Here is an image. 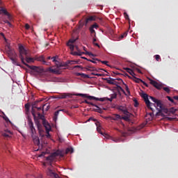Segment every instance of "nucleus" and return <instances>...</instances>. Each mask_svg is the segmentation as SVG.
<instances>
[{"instance_id":"nucleus-41","label":"nucleus","mask_w":178,"mask_h":178,"mask_svg":"<svg viewBox=\"0 0 178 178\" xmlns=\"http://www.w3.org/2000/svg\"><path fill=\"white\" fill-rule=\"evenodd\" d=\"M163 90H164V91H165V92H168L169 94V92H170V89L168 87H163Z\"/></svg>"},{"instance_id":"nucleus-36","label":"nucleus","mask_w":178,"mask_h":178,"mask_svg":"<svg viewBox=\"0 0 178 178\" xmlns=\"http://www.w3.org/2000/svg\"><path fill=\"white\" fill-rule=\"evenodd\" d=\"M134 77L135 83H143V80L141 79H138V78H137L136 76H134Z\"/></svg>"},{"instance_id":"nucleus-46","label":"nucleus","mask_w":178,"mask_h":178,"mask_svg":"<svg viewBox=\"0 0 178 178\" xmlns=\"http://www.w3.org/2000/svg\"><path fill=\"white\" fill-rule=\"evenodd\" d=\"M155 56V59L156 60H157V62H159V60H161V56L159 55H156Z\"/></svg>"},{"instance_id":"nucleus-5","label":"nucleus","mask_w":178,"mask_h":178,"mask_svg":"<svg viewBox=\"0 0 178 178\" xmlns=\"http://www.w3.org/2000/svg\"><path fill=\"white\" fill-rule=\"evenodd\" d=\"M35 109L36 108H31V114L33 116L34 122L37 125L39 131H41V129H40L41 124H40V121L37 119V116L35 115H38V118L41 120L44 119V115L40 113V112H38Z\"/></svg>"},{"instance_id":"nucleus-42","label":"nucleus","mask_w":178,"mask_h":178,"mask_svg":"<svg viewBox=\"0 0 178 178\" xmlns=\"http://www.w3.org/2000/svg\"><path fill=\"white\" fill-rule=\"evenodd\" d=\"M75 41H77V39H70L67 43H70V44H74V42Z\"/></svg>"},{"instance_id":"nucleus-13","label":"nucleus","mask_w":178,"mask_h":178,"mask_svg":"<svg viewBox=\"0 0 178 178\" xmlns=\"http://www.w3.org/2000/svg\"><path fill=\"white\" fill-rule=\"evenodd\" d=\"M95 17L90 16L88 18H87L85 20V22H83V20H81L79 22V23H80L81 26H84V24H85V26H87V24H88V23H90V22H95Z\"/></svg>"},{"instance_id":"nucleus-59","label":"nucleus","mask_w":178,"mask_h":178,"mask_svg":"<svg viewBox=\"0 0 178 178\" xmlns=\"http://www.w3.org/2000/svg\"><path fill=\"white\" fill-rule=\"evenodd\" d=\"M77 67H80V68H81V70H83V67H81V65H75V66L74 67V69H76V68H77Z\"/></svg>"},{"instance_id":"nucleus-10","label":"nucleus","mask_w":178,"mask_h":178,"mask_svg":"<svg viewBox=\"0 0 178 178\" xmlns=\"http://www.w3.org/2000/svg\"><path fill=\"white\" fill-rule=\"evenodd\" d=\"M98 27H99V26H98L97 23H95L93 25L90 26V27L89 28V31L90 33L91 37H97V33L94 29H98Z\"/></svg>"},{"instance_id":"nucleus-30","label":"nucleus","mask_w":178,"mask_h":178,"mask_svg":"<svg viewBox=\"0 0 178 178\" xmlns=\"http://www.w3.org/2000/svg\"><path fill=\"white\" fill-rule=\"evenodd\" d=\"M67 65H69V61H67V63H58V65H57V67H66V66H67Z\"/></svg>"},{"instance_id":"nucleus-44","label":"nucleus","mask_w":178,"mask_h":178,"mask_svg":"<svg viewBox=\"0 0 178 178\" xmlns=\"http://www.w3.org/2000/svg\"><path fill=\"white\" fill-rule=\"evenodd\" d=\"M76 63H77V61H74V60L68 61V65H76Z\"/></svg>"},{"instance_id":"nucleus-21","label":"nucleus","mask_w":178,"mask_h":178,"mask_svg":"<svg viewBox=\"0 0 178 178\" xmlns=\"http://www.w3.org/2000/svg\"><path fill=\"white\" fill-rule=\"evenodd\" d=\"M111 120H122V116L119 114H113L111 116Z\"/></svg>"},{"instance_id":"nucleus-33","label":"nucleus","mask_w":178,"mask_h":178,"mask_svg":"<svg viewBox=\"0 0 178 178\" xmlns=\"http://www.w3.org/2000/svg\"><path fill=\"white\" fill-rule=\"evenodd\" d=\"M44 127L46 129V131H51V125L49 124H44Z\"/></svg>"},{"instance_id":"nucleus-45","label":"nucleus","mask_w":178,"mask_h":178,"mask_svg":"<svg viewBox=\"0 0 178 178\" xmlns=\"http://www.w3.org/2000/svg\"><path fill=\"white\" fill-rule=\"evenodd\" d=\"M38 106H37V102H35V103H33V104H32V108H31V109H36V108H37Z\"/></svg>"},{"instance_id":"nucleus-63","label":"nucleus","mask_w":178,"mask_h":178,"mask_svg":"<svg viewBox=\"0 0 178 178\" xmlns=\"http://www.w3.org/2000/svg\"><path fill=\"white\" fill-rule=\"evenodd\" d=\"M36 109H37V112H40V111H41V107H37L36 108Z\"/></svg>"},{"instance_id":"nucleus-48","label":"nucleus","mask_w":178,"mask_h":178,"mask_svg":"<svg viewBox=\"0 0 178 178\" xmlns=\"http://www.w3.org/2000/svg\"><path fill=\"white\" fill-rule=\"evenodd\" d=\"M118 95L116 93H114L113 95H111V99H115V98H117Z\"/></svg>"},{"instance_id":"nucleus-27","label":"nucleus","mask_w":178,"mask_h":178,"mask_svg":"<svg viewBox=\"0 0 178 178\" xmlns=\"http://www.w3.org/2000/svg\"><path fill=\"white\" fill-rule=\"evenodd\" d=\"M125 70L127 72V73H129V74H131V76H133V77H134V76H136V74L134 73L133 70H131L129 67H127V68H125Z\"/></svg>"},{"instance_id":"nucleus-6","label":"nucleus","mask_w":178,"mask_h":178,"mask_svg":"<svg viewBox=\"0 0 178 178\" xmlns=\"http://www.w3.org/2000/svg\"><path fill=\"white\" fill-rule=\"evenodd\" d=\"M18 51H19V58L21 59L22 63L24 65L26 63V61H24V56H27L28 52L26 48H24V46H23L22 44H18Z\"/></svg>"},{"instance_id":"nucleus-34","label":"nucleus","mask_w":178,"mask_h":178,"mask_svg":"<svg viewBox=\"0 0 178 178\" xmlns=\"http://www.w3.org/2000/svg\"><path fill=\"white\" fill-rule=\"evenodd\" d=\"M67 47H70V51H74V45L72 44V43H67Z\"/></svg>"},{"instance_id":"nucleus-38","label":"nucleus","mask_w":178,"mask_h":178,"mask_svg":"<svg viewBox=\"0 0 178 178\" xmlns=\"http://www.w3.org/2000/svg\"><path fill=\"white\" fill-rule=\"evenodd\" d=\"M25 111L26 112H30V105L29 104H25Z\"/></svg>"},{"instance_id":"nucleus-11","label":"nucleus","mask_w":178,"mask_h":178,"mask_svg":"<svg viewBox=\"0 0 178 178\" xmlns=\"http://www.w3.org/2000/svg\"><path fill=\"white\" fill-rule=\"evenodd\" d=\"M90 120L95 122V124L97 126V130L98 133H99L100 134L104 136V133H102V131H101V123H99V122L98 120H97L96 119H94L92 118H90L88 120V122H90Z\"/></svg>"},{"instance_id":"nucleus-16","label":"nucleus","mask_w":178,"mask_h":178,"mask_svg":"<svg viewBox=\"0 0 178 178\" xmlns=\"http://www.w3.org/2000/svg\"><path fill=\"white\" fill-rule=\"evenodd\" d=\"M117 109L120 112H122L124 115H127V113H129V110H127V107H126L125 106H117Z\"/></svg>"},{"instance_id":"nucleus-20","label":"nucleus","mask_w":178,"mask_h":178,"mask_svg":"<svg viewBox=\"0 0 178 178\" xmlns=\"http://www.w3.org/2000/svg\"><path fill=\"white\" fill-rule=\"evenodd\" d=\"M125 115L124 117H121V120L123 119V120H125L126 122L130 121V116H131V113L128 112V113L124 114Z\"/></svg>"},{"instance_id":"nucleus-49","label":"nucleus","mask_w":178,"mask_h":178,"mask_svg":"<svg viewBox=\"0 0 178 178\" xmlns=\"http://www.w3.org/2000/svg\"><path fill=\"white\" fill-rule=\"evenodd\" d=\"M170 112L171 113H176V109L174 108H171L170 109Z\"/></svg>"},{"instance_id":"nucleus-54","label":"nucleus","mask_w":178,"mask_h":178,"mask_svg":"<svg viewBox=\"0 0 178 178\" xmlns=\"http://www.w3.org/2000/svg\"><path fill=\"white\" fill-rule=\"evenodd\" d=\"M60 112H64L65 113H69V111H67L66 109H60Z\"/></svg>"},{"instance_id":"nucleus-26","label":"nucleus","mask_w":178,"mask_h":178,"mask_svg":"<svg viewBox=\"0 0 178 178\" xmlns=\"http://www.w3.org/2000/svg\"><path fill=\"white\" fill-rule=\"evenodd\" d=\"M49 71L51 72V73H54L55 74H60V72L58 70H55V69H52V67H49Z\"/></svg>"},{"instance_id":"nucleus-24","label":"nucleus","mask_w":178,"mask_h":178,"mask_svg":"<svg viewBox=\"0 0 178 178\" xmlns=\"http://www.w3.org/2000/svg\"><path fill=\"white\" fill-rule=\"evenodd\" d=\"M76 76H81V77H82V79H90V76L88 74H86L84 73L76 72Z\"/></svg>"},{"instance_id":"nucleus-40","label":"nucleus","mask_w":178,"mask_h":178,"mask_svg":"<svg viewBox=\"0 0 178 178\" xmlns=\"http://www.w3.org/2000/svg\"><path fill=\"white\" fill-rule=\"evenodd\" d=\"M124 86H125V90H126L128 95H130V90L129 89V86H127V85H126L125 83L124 84Z\"/></svg>"},{"instance_id":"nucleus-23","label":"nucleus","mask_w":178,"mask_h":178,"mask_svg":"<svg viewBox=\"0 0 178 178\" xmlns=\"http://www.w3.org/2000/svg\"><path fill=\"white\" fill-rule=\"evenodd\" d=\"M24 60L26 63H34V58L29 57V56H26Z\"/></svg>"},{"instance_id":"nucleus-39","label":"nucleus","mask_w":178,"mask_h":178,"mask_svg":"<svg viewBox=\"0 0 178 178\" xmlns=\"http://www.w3.org/2000/svg\"><path fill=\"white\" fill-rule=\"evenodd\" d=\"M60 112V110H58L54 113V119H58V116Z\"/></svg>"},{"instance_id":"nucleus-61","label":"nucleus","mask_w":178,"mask_h":178,"mask_svg":"<svg viewBox=\"0 0 178 178\" xmlns=\"http://www.w3.org/2000/svg\"><path fill=\"white\" fill-rule=\"evenodd\" d=\"M3 119L6 120V122H9V118H8V117H3Z\"/></svg>"},{"instance_id":"nucleus-14","label":"nucleus","mask_w":178,"mask_h":178,"mask_svg":"<svg viewBox=\"0 0 178 178\" xmlns=\"http://www.w3.org/2000/svg\"><path fill=\"white\" fill-rule=\"evenodd\" d=\"M0 13H3L6 16L8 17L9 20H12V15L6 10V9L0 6Z\"/></svg>"},{"instance_id":"nucleus-43","label":"nucleus","mask_w":178,"mask_h":178,"mask_svg":"<svg viewBox=\"0 0 178 178\" xmlns=\"http://www.w3.org/2000/svg\"><path fill=\"white\" fill-rule=\"evenodd\" d=\"M91 74L92 76H97L98 77H102V74H97V73L92 72Z\"/></svg>"},{"instance_id":"nucleus-8","label":"nucleus","mask_w":178,"mask_h":178,"mask_svg":"<svg viewBox=\"0 0 178 178\" xmlns=\"http://www.w3.org/2000/svg\"><path fill=\"white\" fill-rule=\"evenodd\" d=\"M28 126L31 130V137H34L35 136V128L34 127V123H33L31 118L28 119Z\"/></svg>"},{"instance_id":"nucleus-53","label":"nucleus","mask_w":178,"mask_h":178,"mask_svg":"<svg viewBox=\"0 0 178 178\" xmlns=\"http://www.w3.org/2000/svg\"><path fill=\"white\" fill-rule=\"evenodd\" d=\"M12 20H13V17H12V19L10 20V19H6V20H4L3 22H4V23H6V24H8V23H9V22H12Z\"/></svg>"},{"instance_id":"nucleus-2","label":"nucleus","mask_w":178,"mask_h":178,"mask_svg":"<svg viewBox=\"0 0 178 178\" xmlns=\"http://www.w3.org/2000/svg\"><path fill=\"white\" fill-rule=\"evenodd\" d=\"M76 97H81L82 98H88V99H90V101H92L94 99L95 101H100L101 102H104V101H110V102H112L113 101V99L112 97L111 98H98L95 97L94 96H90L87 94H83V93H76L74 95Z\"/></svg>"},{"instance_id":"nucleus-60","label":"nucleus","mask_w":178,"mask_h":178,"mask_svg":"<svg viewBox=\"0 0 178 178\" xmlns=\"http://www.w3.org/2000/svg\"><path fill=\"white\" fill-rule=\"evenodd\" d=\"M11 21H9V22L7 24L9 27H13V26L12 25V24L10 23Z\"/></svg>"},{"instance_id":"nucleus-22","label":"nucleus","mask_w":178,"mask_h":178,"mask_svg":"<svg viewBox=\"0 0 178 178\" xmlns=\"http://www.w3.org/2000/svg\"><path fill=\"white\" fill-rule=\"evenodd\" d=\"M32 138L33 140V143L34 144H35V145H40V138L37 136H32Z\"/></svg>"},{"instance_id":"nucleus-17","label":"nucleus","mask_w":178,"mask_h":178,"mask_svg":"<svg viewBox=\"0 0 178 178\" xmlns=\"http://www.w3.org/2000/svg\"><path fill=\"white\" fill-rule=\"evenodd\" d=\"M38 60L39 62H42V64L46 65V66H50L51 65V63L45 60V58L43 56H41L38 57Z\"/></svg>"},{"instance_id":"nucleus-55","label":"nucleus","mask_w":178,"mask_h":178,"mask_svg":"<svg viewBox=\"0 0 178 178\" xmlns=\"http://www.w3.org/2000/svg\"><path fill=\"white\" fill-rule=\"evenodd\" d=\"M88 61L91 62L92 63H97V61L94 58H93V60H88Z\"/></svg>"},{"instance_id":"nucleus-1","label":"nucleus","mask_w":178,"mask_h":178,"mask_svg":"<svg viewBox=\"0 0 178 178\" xmlns=\"http://www.w3.org/2000/svg\"><path fill=\"white\" fill-rule=\"evenodd\" d=\"M149 99H151L153 102L156 104L157 108H160V109L159 110V112L156 113V116H163V114L162 113V111L163 112H164V113H168V112H169V110L165 108V106H163L161 100H158L157 99H156L152 96L149 97Z\"/></svg>"},{"instance_id":"nucleus-25","label":"nucleus","mask_w":178,"mask_h":178,"mask_svg":"<svg viewBox=\"0 0 178 178\" xmlns=\"http://www.w3.org/2000/svg\"><path fill=\"white\" fill-rule=\"evenodd\" d=\"M10 134H12V132H10V131H7L2 133L3 137H5L6 138H9V137H10Z\"/></svg>"},{"instance_id":"nucleus-35","label":"nucleus","mask_w":178,"mask_h":178,"mask_svg":"<svg viewBox=\"0 0 178 178\" xmlns=\"http://www.w3.org/2000/svg\"><path fill=\"white\" fill-rule=\"evenodd\" d=\"M71 54H72V55H74V56H81V55H83V54H84V53L74 51V52H72Z\"/></svg>"},{"instance_id":"nucleus-31","label":"nucleus","mask_w":178,"mask_h":178,"mask_svg":"<svg viewBox=\"0 0 178 178\" xmlns=\"http://www.w3.org/2000/svg\"><path fill=\"white\" fill-rule=\"evenodd\" d=\"M69 152H70V154H73L74 150L72 147H67L65 150V154H69Z\"/></svg>"},{"instance_id":"nucleus-57","label":"nucleus","mask_w":178,"mask_h":178,"mask_svg":"<svg viewBox=\"0 0 178 178\" xmlns=\"http://www.w3.org/2000/svg\"><path fill=\"white\" fill-rule=\"evenodd\" d=\"M25 29H26V30H29V29H30V25H29V24H26Z\"/></svg>"},{"instance_id":"nucleus-28","label":"nucleus","mask_w":178,"mask_h":178,"mask_svg":"<svg viewBox=\"0 0 178 178\" xmlns=\"http://www.w3.org/2000/svg\"><path fill=\"white\" fill-rule=\"evenodd\" d=\"M58 56L51 57V60L52 62L55 63V65H56V67H58V65H59V61H58Z\"/></svg>"},{"instance_id":"nucleus-64","label":"nucleus","mask_w":178,"mask_h":178,"mask_svg":"<svg viewBox=\"0 0 178 178\" xmlns=\"http://www.w3.org/2000/svg\"><path fill=\"white\" fill-rule=\"evenodd\" d=\"M173 99H176L177 101H178V96H174V97H173Z\"/></svg>"},{"instance_id":"nucleus-7","label":"nucleus","mask_w":178,"mask_h":178,"mask_svg":"<svg viewBox=\"0 0 178 178\" xmlns=\"http://www.w3.org/2000/svg\"><path fill=\"white\" fill-rule=\"evenodd\" d=\"M141 97L142 98H143L147 108L151 111H154V108H152V106L156 108V106H155V104H152L151 103V102H149V99H148V95L147 93H143L141 95Z\"/></svg>"},{"instance_id":"nucleus-12","label":"nucleus","mask_w":178,"mask_h":178,"mask_svg":"<svg viewBox=\"0 0 178 178\" xmlns=\"http://www.w3.org/2000/svg\"><path fill=\"white\" fill-rule=\"evenodd\" d=\"M47 175L51 178H60L58 174L55 173V172L49 168L47 169Z\"/></svg>"},{"instance_id":"nucleus-51","label":"nucleus","mask_w":178,"mask_h":178,"mask_svg":"<svg viewBox=\"0 0 178 178\" xmlns=\"http://www.w3.org/2000/svg\"><path fill=\"white\" fill-rule=\"evenodd\" d=\"M124 17L127 20H129V15L127 13H124Z\"/></svg>"},{"instance_id":"nucleus-18","label":"nucleus","mask_w":178,"mask_h":178,"mask_svg":"<svg viewBox=\"0 0 178 178\" xmlns=\"http://www.w3.org/2000/svg\"><path fill=\"white\" fill-rule=\"evenodd\" d=\"M150 84H152V86L155 87V88H157V90H161V87H162L161 84H159L158 82L152 79L150 80Z\"/></svg>"},{"instance_id":"nucleus-15","label":"nucleus","mask_w":178,"mask_h":178,"mask_svg":"<svg viewBox=\"0 0 178 178\" xmlns=\"http://www.w3.org/2000/svg\"><path fill=\"white\" fill-rule=\"evenodd\" d=\"M72 95L70 93H60L58 95L56 96L57 99H65Z\"/></svg>"},{"instance_id":"nucleus-50","label":"nucleus","mask_w":178,"mask_h":178,"mask_svg":"<svg viewBox=\"0 0 178 178\" xmlns=\"http://www.w3.org/2000/svg\"><path fill=\"white\" fill-rule=\"evenodd\" d=\"M101 63H102L103 65H106V66H109V65H108V61L106 60H102L101 61Z\"/></svg>"},{"instance_id":"nucleus-62","label":"nucleus","mask_w":178,"mask_h":178,"mask_svg":"<svg viewBox=\"0 0 178 178\" xmlns=\"http://www.w3.org/2000/svg\"><path fill=\"white\" fill-rule=\"evenodd\" d=\"M142 83L144 86H145V87H148V84H147V83L144 82L143 81H142Z\"/></svg>"},{"instance_id":"nucleus-37","label":"nucleus","mask_w":178,"mask_h":178,"mask_svg":"<svg viewBox=\"0 0 178 178\" xmlns=\"http://www.w3.org/2000/svg\"><path fill=\"white\" fill-rule=\"evenodd\" d=\"M117 88L120 90V91H122V92H123V94H124V95H127V94H126V92L124 91V90L123 89V88L122 86H118Z\"/></svg>"},{"instance_id":"nucleus-29","label":"nucleus","mask_w":178,"mask_h":178,"mask_svg":"<svg viewBox=\"0 0 178 178\" xmlns=\"http://www.w3.org/2000/svg\"><path fill=\"white\" fill-rule=\"evenodd\" d=\"M114 80H115V79H111V78H110V79L106 78V83H108V84H112L113 86V84H115V83L113 82Z\"/></svg>"},{"instance_id":"nucleus-4","label":"nucleus","mask_w":178,"mask_h":178,"mask_svg":"<svg viewBox=\"0 0 178 178\" xmlns=\"http://www.w3.org/2000/svg\"><path fill=\"white\" fill-rule=\"evenodd\" d=\"M7 54L10 60L13 62V65H16L17 66H20V63L18 61V59H17V54H16L15 50L12 49H9L7 51Z\"/></svg>"},{"instance_id":"nucleus-3","label":"nucleus","mask_w":178,"mask_h":178,"mask_svg":"<svg viewBox=\"0 0 178 178\" xmlns=\"http://www.w3.org/2000/svg\"><path fill=\"white\" fill-rule=\"evenodd\" d=\"M56 156H60V158H63L65 156V154H63V152L62 150L56 151L54 153L52 154V155H50L46 158V161H47V165L51 166L52 162H54V159H55V157Z\"/></svg>"},{"instance_id":"nucleus-19","label":"nucleus","mask_w":178,"mask_h":178,"mask_svg":"<svg viewBox=\"0 0 178 178\" xmlns=\"http://www.w3.org/2000/svg\"><path fill=\"white\" fill-rule=\"evenodd\" d=\"M113 83H113V86H116L117 87H118V86H119V84H124V82L120 78L114 79Z\"/></svg>"},{"instance_id":"nucleus-9","label":"nucleus","mask_w":178,"mask_h":178,"mask_svg":"<svg viewBox=\"0 0 178 178\" xmlns=\"http://www.w3.org/2000/svg\"><path fill=\"white\" fill-rule=\"evenodd\" d=\"M24 65L26 66V67H29V69H31V70H33V72H35L36 73H42V69L40 68V67L30 65L27 64V63H25Z\"/></svg>"},{"instance_id":"nucleus-47","label":"nucleus","mask_w":178,"mask_h":178,"mask_svg":"<svg viewBox=\"0 0 178 178\" xmlns=\"http://www.w3.org/2000/svg\"><path fill=\"white\" fill-rule=\"evenodd\" d=\"M46 137L47 138H51V134H49V131H46Z\"/></svg>"},{"instance_id":"nucleus-52","label":"nucleus","mask_w":178,"mask_h":178,"mask_svg":"<svg viewBox=\"0 0 178 178\" xmlns=\"http://www.w3.org/2000/svg\"><path fill=\"white\" fill-rule=\"evenodd\" d=\"M167 98L168 99V101H170V102H175V100H173V99L169 96H167Z\"/></svg>"},{"instance_id":"nucleus-58","label":"nucleus","mask_w":178,"mask_h":178,"mask_svg":"<svg viewBox=\"0 0 178 178\" xmlns=\"http://www.w3.org/2000/svg\"><path fill=\"white\" fill-rule=\"evenodd\" d=\"M86 54H87V55H89V56H94V54H92V53H91V52L88 51Z\"/></svg>"},{"instance_id":"nucleus-56","label":"nucleus","mask_w":178,"mask_h":178,"mask_svg":"<svg viewBox=\"0 0 178 178\" xmlns=\"http://www.w3.org/2000/svg\"><path fill=\"white\" fill-rule=\"evenodd\" d=\"M127 35V32H124L122 35V38H124V37H126Z\"/></svg>"},{"instance_id":"nucleus-32","label":"nucleus","mask_w":178,"mask_h":178,"mask_svg":"<svg viewBox=\"0 0 178 178\" xmlns=\"http://www.w3.org/2000/svg\"><path fill=\"white\" fill-rule=\"evenodd\" d=\"M95 106L96 107V108H95V112H98L99 113H102V109H101V108H99V106H98L96 104Z\"/></svg>"}]
</instances>
